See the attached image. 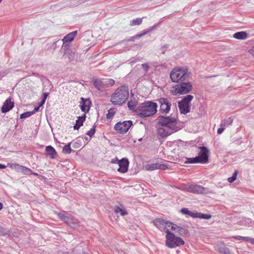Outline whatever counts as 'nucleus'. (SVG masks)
<instances>
[{
  "instance_id": "41",
  "label": "nucleus",
  "mask_w": 254,
  "mask_h": 254,
  "mask_svg": "<svg viewBox=\"0 0 254 254\" xmlns=\"http://www.w3.org/2000/svg\"><path fill=\"white\" fill-rule=\"evenodd\" d=\"M138 38H139V37H137V34L134 36L130 37L128 39H126L125 41L127 42L134 41L135 39H138Z\"/></svg>"
},
{
  "instance_id": "30",
  "label": "nucleus",
  "mask_w": 254,
  "mask_h": 254,
  "mask_svg": "<svg viewBox=\"0 0 254 254\" xmlns=\"http://www.w3.org/2000/svg\"><path fill=\"white\" fill-rule=\"evenodd\" d=\"M114 211L116 213H120L122 216H125L127 214V212L126 209L121 208L119 206H116L114 208Z\"/></svg>"
},
{
  "instance_id": "54",
  "label": "nucleus",
  "mask_w": 254,
  "mask_h": 254,
  "mask_svg": "<svg viewBox=\"0 0 254 254\" xmlns=\"http://www.w3.org/2000/svg\"><path fill=\"white\" fill-rule=\"evenodd\" d=\"M3 207V204L2 203L0 202V210L2 209Z\"/></svg>"
},
{
  "instance_id": "55",
  "label": "nucleus",
  "mask_w": 254,
  "mask_h": 254,
  "mask_svg": "<svg viewBox=\"0 0 254 254\" xmlns=\"http://www.w3.org/2000/svg\"><path fill=\"white\" fill-rule=\"evenodd\" d=\"M32 174H33L34 176H36L39 175L38 173H34V172H33V173H32Z\"/></svg>"
},
{
  "instance_id": "56",
  "label": "nucleus",
  "mask_w": 254,
  "mask_h": 254,
  "mask_svg": "<svg viewBox=\"0 0 254 254\" xmlns=\"http://www.w3.org/2000/svg\"><path fill=\"white\" fill-rule=\"evenodd\" d=\"M84 139L86 141H88V138L86 136H85L84 137Z\"/></svg>"
},
{
  "instance_id": "18",
  "label": "nucleus",
  "mask_w": 254,
  "mask_h": 254,
  "mask_svg": "<svg viewBox=\"0 0 254 254\" xmlns=\"http://www.w3.org/2000/svg\"><path fill=\"white\" fill-rule=\"evenodd\" d=\"M58 215L60 220L64 222H74L73 217L69 213L63 211L59 213Z\"/></svg>"
},
{
  "instance_id": "2",
  "label": "nucleus",
  "mask_w": 254,
  "mask_h": 254,
  "mask_svg": "<svg viewBox=\"0 0 254 254\" xmlns=\"http://www.w3.org/2000/svg\"><path fill=\"white\" fill-rule=\"evenodd\" d=\"M158 104L152 101H146L140 104L136 111L139 118H145L155 115L157 111Z\"/></svg>"
},
{
  "instance_id": "44",
  "label": "nucleus",
  "mask_w": 254,
  "mask_h": 254,
  "mask_svg": "<svg viewBox=\"0 0 254 254\" xmlns=\"http://www.w3.org/2000/svg\"><path fill=\"white\" fill-rule=\"evenodd\" d=\"M142 67L145 70V72H147L149 68V65L147 64H142Z\"/></svg>"
},
{
  "instance_id": "35",
  "label": "nucleus",
  "mask_w": 254,
  "mask_h": 254,
  "mask_svg": "<svg viewBox=\"0 0 254 254\" xmlns=\"http://www.w3.org/2000/svg\"><path fill=\"white\" fill-rule=\"evenodd\" d=\"M116 110L115 108H111L108 110V113L106 114L107 119H111L115 115Z\"/></svg>"
},
{
  "instance_id": "28",
  "label": "nucleus",
  "mask_w": 254,
  "mask_h": 254,
  "mask_svg": "<svg viewBox=\"0 0 254 254\" xmlns=\"http://www.w3.org/2000/svg\"><path fill=\"white\" fill-rule=\"evenodd\" d=\"M82 138L78 137L75 140H73L71 143L72 147L75 149H77L80 147L82 145Z\"/></svg>"
},
{
  "instance_id": "50",
  "label": "nucleus",
  "mask_w": 254,
  "mask_h": 254,
  "mask_svg": "<svg viewBox=\"0 0 254 254\" xmlns=\"http://www.w3.org/2000/svg\"><path fill=\"white\" fill-rule=\"evenodd\" d=\"M118 161H120V160L118 159L117 158H116L114 159H112L111 162L112 163L118 164Z\"/></svg>"
},
{
  "instance_id": "14",
  "label": "nucleus",
  "mask_w": 254,
  "mask_h": 254,
  "mask_svg": "<svg viewBox=\"0 0 254 254\" xmlns=\"http://www.w3.org/2000/svg\"><path fill=\"white\" fill-rule=\"evenodd\" d=\"M77 33V31H72L64 37L62 40L63 41V44L62 47H70V45L69 44V42L72 41Z\"/></svg>"
},
{
  "instance_id": "47",
  "label": "nucleus",
  "mask_w": 254,
  "mask_h": 254,
  "mask_svg": "<svg viewBox=\"0 0 254 254\" xmlns=\"http://www.w3.org/2000/svg\"><path fill=\"white\" fill-rule=\"evenodd\" d=\"M40 106H37V107H35L34 109V110L31 111V112L32 113V114H34L36 112H38L39 110V108H40Z\"/></svg>"
},
{
  "instance_id": "21",
  "label": "nucleus",
  "mask_w": 254,
  "mask_h": 254,
  "mask_svg": "<svg viewBox=\"0 0 254 254\" xmlns=\"http://www.w3.org/2000/svg\"><path fill=\"white\" fill-rule=\"evenodd\" d=\"M45 150L47 152V156L50 157L51 159L55 158L57 155L55 149L51 145L46 146Z\"/></svg>"
},
{
  "instance_id": "37",
  "label": "nucleus",
  "mask_w": 254,
  "mask_h": 254,
  "mask_svg": "<svg viewBox=\"0 0 254 254\" xmlns=\"http://www.w3.org/2000/svg\"><path fill=\"white\" fill-rule=\"evenodd\" d=\"M96 131V126L94 125L86 133V134L90 137H92Z\"/></svg>"
},
{
  "instance_id": "52",
  "label": "nucleus",
  "mask_w": 254,
  "mask_h": 254,
  "mask_svg": "<svg viewBox=\"0 0 254 254\" xmlns=\"http://www.w3.org/2000/svg\"><path fill=\"white\" fill-rule=\"evenodd\" d=\"M251 53L253 55V56L254 57V46L253 47V48L251 50Z\"/></svg>"
},
{
  "instance_id": "38",
  "label": "nucleus",
  "mask_w": 254,
  "mask_h": 254,
  "mask_svg": "<svg viewBox=\"0 0 254 254\" xmlns=\"http://www.w3.org/2000/svg\"><path fill=\"white\" fill-rule=\"evenodd\" d=\"M237 174H238V171L236 170L233 173L232 176L228 179V182L229 183H233L234 181H235L236 179Z\"/></svg>"
},
{
  "instance_id": "5",
  "label": "nucleus",
  "mask_w": 254,
  "mask_h": 254,
  "mask_svg": "<svg viewBox=\"0 0 254 254\" xmlns=\"http://www.w3.org/2000/svg\"><path fill=\"white\" fill-rule=\"evenodd\" d=\"M191 75L187 66L176 67L170 72V76L173 82H180L187 80Z\"/></svg>"
},
{
  "instance_id": "34",
  "label": "nucleus",
  "mask_w": 254,
  "mask_h": 254,
  "mask_svg": "<svg viewBox=\"0 0 254 254\" xmlns=\"http://www.w3.org/2000/svg\"><path fill=\"white\" fill-rule=\"evenodd\" d=\"M155 25L149 27L147 29L144 30L143 32L140 34H137V37H139V38H141L142 36L147 34L148 32H150L151 31L153 30L155 28Z\"/></svg>"
},
{
  "instance_id": "24",
  "label": "nucleus",
  "mask_w": 254,
  "mask_h": 254,
  "mask_svg": "<svg viewBox=\"0 0 254 254\" xmlns=\"http://www.w3.org/2000/svg\"><path fill=\"white\" fill-rule=\"evenodd\" d=\"M92 81L93 85L99 90L103 88V85L104 84V82L100 79H95Z\"/></svg>"
},
{
  "instance_id": "19",
  "label": "nucleus",
  "mask_w": 254,
  "mask_h": 254,
  "mask_svg": "<svg viewBox=\"0 0 254 254\" xmlns=\"http://www.w3.org/2000/svg\"><path fill=\"white\" fill-rule=\"evenodd\" d=\"M62 49L64 52V56L68 58L69 62L72 61L75 58L76 54L71 50L70 47H62Z\"/></svg>"
},
{
  "instance_id": "1",
  "label": "nucleus",
  "mask_w": 254,
  "mask_h": 254,
  "mask_svg": "<svg viewBox=\"0 0 254 254\" xmlns=\"http://www.w3.org/2000/svg\"><path fill=\"white\" fill-rule=\"evenodd\" d=\"M157 119L158 124L160 126L157 129V134L162 137H167L180 129V128L176 126L177 118L175 116L160 115Z\"/></svg>"
},
{
  "instance_id": "13",
  "label": "nucleus",
  "mask_w": 254,
  "mask_h": 254,
  "mask_svg": "<svg viewBox=\"0 0 254 254\" xmlns=\"http://www.w3.org/2000/svg\"><path fill=\"white\" fill-rule=\"evenodd\" d=\"M79 107L81 111L85 114L89 112L92 104L91 101L89 98H81Z\"/></svg>"
},
{
  "instance_id": "4",
  "label": "nucleus",
  "mask_w": 254,
  "mask_h": 254,
  "mask_svg": "<svg viewBox=\"0 0 254 254\" xmlns=\"http://www.w3.org/2000/svg\"><path fill=\"white\" fill-rule=\"evenodd\" d=\"M128 96V87L123 85L115 90L111 96L110 101L114 105H121L126 102Z\"/></svg>"
},
{
  "instance_id": "53",
  "label": "nucleus",
  "mask_w": 254,
  "mask_h": 254,
  "mask_svg": "<svg viewBox=\"0 0 254 254\" xmlns=\"http://www.w3.org/2000/svg\"><path fill=\"white\" fill-rule=\"evenodd\" d=\"M5 168H6L5 165H4L3 164H0V169H5Z\"/></svg>"
},
{
  "instance_id": "43",
  "label": "nucleus",
  "mask_w": 254,
  "mask_h": 254,
  "mask_svg": "<svg viewBox=\"0 0 254 254\" xmlns=\"http://www.w3.org/2000/svg\"><path fill=\"white\" fill-rule=\"evenodd\" d=\"M127 106L130 110H133L135 105L132 104L131 101H128L127 103Z\"/></svg>"
},
{
  "instance_id": "22",
  "label": "nucleus",
  "mask_w": 254,
  "mask_h": 254,
  "mask_svg": "<svg viewBox=\"0 0 254 254\" xmlns=\"http://www.w3.org/2000/svg\"><path fill=\"white\" fill-rule=\"evenodd\" d=\"M180 212L187 217H191L192 218H197V212L190 211L187 208H183L181 209Z\"/></svg>"
},
{
  "instance_id": "17",
  "label": "nucleus",
  "mask_w": 254,
  "mask_h": 254,
  "mask_svg": "<svg viewBox=\"0 0 254 254\" xmlns=\"http://www.w3.org/2000/svg\"><path fill=\"white\" fill-rule=\"evenodd\" d=\"M12 98L9 97L3 103L1 108V111L2 113H6L11 110L14 106V103L11 101Z\"/></svg>"
},
{
  "instance_id": "33",
  "label": "nucleus",
  "mask_w": 254,
  "mask_h": 254,
  "mask_svg": "<svg viewBox=\"0 0 254 254\" xmlns=\"http://www.w3.org/2000/svg\"><path fill=\"white\" fill-rule=\"evenodd\" d=\"M187 160L185 161V163L192 164V163H199V162L198 160V158L196 157L192 158H187Z\"/></svg>"
},
{
  "instance_id": "25",
  "label": "nucleus",
  "mask_w": 254,
  "mask_h": 254,
  "mask_svg": "<svg viewBox=\"0 0 254 254\" xmlns=\"http://www.w3.org/2000/svg\"><path fill=\"white\" fill-rule=\"evenodd\" d=\"M232 238L237 240H243L245 241H249L251 244H254V238H251L248 237H242L240 236H236L232 237Z\"/></svg>"
},
{
  "instance_id": "45",
  "label": "nucleus",
  "mask_w": 254,
  "mask_h": 254,
  "mask_svg": "<svg viewBox=\"0 0 254 254\" xmlns=\"http://www.w3.org/2000/svg\"><path fill=\"white\" fill-rule=\"evenodd\" d=\"M224 129H225L224 127H220L217 130V133L219 134H221L223 132Z\"/></svg>"
},
{
  "instance_id": "10",
  "label": "nucleus",
  "mask_w": 254,
  "mask_h": 254,
  "mask_svg": "<svg viewBox=\"0 0 254 254\" xmlns=\"http://www.w3.org/2000/svg\"><path fill=\"white\" fill-rule=\"evenodd\" d=\"M132 126V122L130 120L119 122L116 124L114 126V129L118 132L121 134L126 133Z\"/></svg>"
},
{
  "instance_id": "12",
  "label": "nucleus",
  "mask_w": 254,
  "mask_h": 254,
  "mask_svg": "<svg viewBox=\"0 0 254 254\" xmlns=\"http://www.w3.org/2000/svg\"><path fill=\"white\" fill-rule=\"evenodd\" d=\"M199 149L200 151L196 157L198 158L199 163L205 164L207 163L208 160L209 150L206 147L204 146H200Z\"/></svg>"
},
{
  "instance_id": "48",
  "label": "nucleus",
  "mask_w": 254,
  "mask_h": 254,
  "mask_svg": "<svg viewBox=\"0 0 254 254\" xmlns=\"http://www.w3.org/2000/svg\"><path fill=\"white\" fill-rule=\"evenodd\" d=\"M49 93L48 92H45L43 94V98L42 99L46 100L48 96L49 95Z\"/></svg>"
},
{
  "instance_id": "26",
  "label": "nucleus",
  "mask_w": 254,
  "mask_h": 254,
  "mask_svg": "<svg viewBox=\"0 0 254 254\" xmlns=\"http://www.w3.org/2000/svg\"><path fill=\"white\" fill-rule=\"evenodd\" d=\"M233 121V120L232 117H229L227 119H224L221 121L220 127H223L225 128L226 127L232 124Z\"/></svg>"
},
{
  "instance_id": "51",
  "label": "nucleus",
  "mask_w": 254,
  "mask_h": 254,
  "mask_svg": "<svg viewBox=\"0 0 254 254\" xmlns=\"http://www.w3.org/2000/svg\"><path fill=\"white\" fill-rule=\"evenodd\" d=\"M45 101H46V100L42 99L41 102L39 104V106L40 107L42 106L45 104Z\"/></svg>"
},
{
  "instance_id": "29",
  "label": "nucleus",
  "mask_w": 254,
  "mask_h": 254,
  "mask_svg": "<svg viewBox=\"0 0 254 254\" xmlns=\"http://www.w3.org/2000/svg\"><path fill=\"white\" fill-rule=\"evenodd\" d=\"M72 142H70L68 143L66 145H64L63 148V152L64 154H69L71 151L72 149L70 147V145L71 144Z\"/></svg>"
},
{
  "instance_id": "46",
  "label": "nucleus",
  "mask_w": 254,
  "mask_h": 254,
  "mask_svg": "<svg viewBox=\"0 0 254 254\" xmlns=\"http://www.w3.org/2000/svg\"><path fill=\"white\" fill-rule=\"evenodd\" d=\"M220 252L224 253L225 254H230V251L228 248H224L223 250L221 251Z\"/></svg>"
},
{
  "instance_id": "8",
  "label": "nucleus",
  "mask_w": 254,
  "mask_h": 254,
  "mask_svg": "<svg viewBox=\"0 0 254 254\" xmlns=\"http://www.w3.org/2000/svg\"><path fill=\"white\" fill-rule=\"evenodd\" d=\"M174 87L175 89L172 90V93L174 95H183L190 93L192 88V85L190 82L182 81L179 82Z\"/></svg>"
},
{
  "instance_id": "15",
  "label": "nucleus",
  "mask_w": 254,
  "mask_h": 254,
  "mask_svg": "<svg viewBox=\"0 0 254 254\" xmlns=\"http://www.w3.org/2000/svg\"><path fill=\"white\" fill-rule=\"evenodd\" d=\"M119 168L118 171L119 172L124 173L127 171L128 167L129 165V161L126 158H123L118 161Z\"/></svg>"
},
{
  "instance_id": "36",
  "label": "nucleus",
  "mask_w": 254,
  "mask_h": 254,
  "mask_svg": "<svg viewBox=\"0 0 254 254\" xmlns=\"http://www.w3.org/2000/svg\"><path fill=\"white\" fill-rule=\"evenodd\" d=\"M33 115L31 111L26 112L20 115V118L21 119H26Z\"/></svg>"
},
{
  "instance_id": "3",
  "label": "nucleus",
  "mask_w": 254,
  "mask_h": 254,
  "mask_svg": "<svg viewBox=\"0 0 254 254\" xmlns=\"http://www.w3.org/2000/svg\"><path fill=\"white\" fill-rule=\"evenodd\" d=\"M155 225L161 231L167 232V230H168L174 234L182 236H187L189 234L188 230L181 226L180 223H155Z\"/></svg>"
},
{
  "instance_id": "42",
  "label": "nucleus",
  "mask_w": 254,
  "mask_h": 254,
  "mask_svg": "<svg viewBox=\"0 0 254 254\" xmlns=\"http://www.w3.org/2000/svg\"><path fill=\"white\" fill-rule=\"evenodd\" d=\"M168 48H169L168 45H164V46H163L161 48V51L162 54H164L166 49H168Z\"/></svg>"
},
{
  "instance_id": "58",
  "label": "nucleus",
  "mask_w": 254,
  "mask_h": 254,
  "mask_svg": "<svg viewBox=\"0 0 254 254\" xmlns=\"http://www.w3.org/2000/svg\"><path fill=\"white\" fill-rule=\"evenodd\" d=\"M2 0H0V3L1 2Z\"/></svg>"
},
{
  "instance_id": "49",
  "label": "nucleus",
  "mask_w": 254,
  "mask_h": 254,
  "mask_svg": "<svg viewBox=\"0 0 254 254\" xmlns=\"http://www.w3.org/2000/svg\"><path fill=\"white\" fill-rule=\"evenodd\" d=\"M57 42H54L53 45H52L51 49L53 50H55V49L57 48Z\"/></svg>"
},
{
  "instance_id": "23",
  "label": "nucleus",
  "mask_w": 254,
  "mask_h": 254,
  "mask_svg": "<svg viewBox=\"0 0 254 254\" xmlns=\"http://www.w3.org/2000/svg\"><path fill=\"white\" fill-rule=\"evenodd\" d=\"M233 37L239 40H245L248 37V33L245 31L238 32L233 34Z\"/></svg>"
},
{
  "instance_id": "20",
  "label": "nucleus",
  "mask_w": 254,
  "mask_h": 254,
  "mask_svg": "<svg viewBox=\"0 0 254 254\" xmlns=\"http://www.w3.org/2000/svg\"><path fill=\"white\" fill-rule=\"evenodd\" d=\"M86 115L83 114L81 116H79L76 121L75 124L73 126L74 129L78 130L80 127L83 126V122L85 121Z\"/></svg>"
},
{
  "instance_id": "57",
  "label": "nucleus",
  "mask_w": 254,
  "mask_h": 254,
  "mask_svg": "<svg viewBox=\"0 0 254 254\" xmlns=\"http://www.w3.org/2000/svg\"><path fill=\"white\" fill-rule=\"evenodd\" d=\"M142 138H139V139H138V141H142Z\"/></svg>"
},
{
  "instance_id": "7",
  "label": "nucleus",
  "mask_w": 254,
  "mask_h": 254,
  "mask_svg": "<svg viewBox=\"0 0 254 254\" xmlns=\"http://www.w3.org/2000/svg\"><path fill=\"white\" fill-rule=\"evenodd\" d=\"M193 99L191 95H187L178 102V107L181 114L186 115L190 111L191 101Z\"/></svg>"
},
{
  "instance_id": "9",
  "label": "nucleus",
  "mask_w": 254,
  "mask_h": 254,
  "mask_svg": "<svg viewBox=\"0 0 254 254\" xmlns=\"http://www.w3.org/2000/svg\"><path fill=\"white\" fill-rule=\"evenodd\" d=\"M156 101L159 104V111L161 114H167L170 112L171 106V103L170 99L161 97L158 99Z\"/></svg>"
},
{
  "instance_id": "16",
  "label": "nucleus",
  "mask_w": 254,
  "mask_h": 254,
  "mask_svg": "<svg viewBox=\"0 0 254 254\" xmlns=\"http://www.w3.org/2000/svg\"><path fill=\"white\" fill-rule=\"evenodd\" d=\"M144 168L146 170L151 171L159 169L165 170L168 168V166L167 164L156 163L151 164H147L144 167Z\"/></svg>"
},
{
  "instance_id": "40",
  "label": "nucleus",
  "mask_w": 254,
  "mask_h": 254,
  "mask_svg": "<svg viewBox=\"0 0 254 254\" xmlns=\"http://www.w3.org/2000/svg\"><path fill=\"white\" fill-rule=\"evenodd\" d=\"M115 84V81L113 79H108L104 82V84L112 86Z\"/></svg>"
},
{
  "instance_id": "32",
  "label": "nucleus",
  "mask_w": 254,
  "mask_h": 254,
  "mask_svg": "<svg viewBox=\"0 0 254 254\" xmlns=\"http://www.w3.org/2000/svg\"><path fill=\"white\" fill-rule=\"evenodd\" d=\"M212 215L209 214L201 213L200 212H197V218L203 219H209L211 218Z\"/></svg>"
},
{
  "instance_id": "11",
  "label": "nucleus",
  "mask_w": 254,
  "mask_h": 254,
  "mask_svg": "<svg viewBox=\"0 0 254 254\" xmlns=\"http://www.w3.org/2000/svg\"><path fill=\"white\" fill-rule=\"evenodd\" d=\"M208 189L205 188L201 186L196 185V184H191L187 188V191L193 193H197V194H205L207 192Z\"/></svg>"
},
{
  "instance_id": "27",
  "label": "nucleus",
  "mask_w": 254,
  "mask_h": 254,
  "mask_svg": "<svg viewBox=\"0 0 254 254\" xmlns=\"http://www.w3.org/2000/svg\"><path fill=\"white\" fill-rule=\"evenodd\" d=\"M16 166L17 167L16 168V169H20L21 170L22 172L25 175H31L32 174V173H33L32 171L28 168L19 165H16Z\"/></svg>"
},
{
  "instance_id": "39",
  "label": "nucleus",
  "mask_w": 254,
  "mask_h": 254,
  "mask_svg": "<svg viewBox=\"0 0 254 254\" xmlns=\"http://www.w3.org/2000/svg\"><path fill=\"white\" fill-rule=\"evenodd\" d=\"M152 222H171L170 221L165 220L162 218H156L155 220H153Z\"/></svg>"
},
{
  "instance_id": "6",
  "label": "nucleus",
  "mask_w": 254,
  "mask_h": 254,
  "mask_svg": "<svg viewBox=\"0 0 254 254\" xmlns=\"http://www.w3.org/2000/svg\"><path fill=\"white\" fill-rule=\"evenodd\" d=\"M165 232L166 233L165 236L166 247L172 249L184 245V241L181 238L176 236L174 234L171 233L168 230H167V232Z\"/></svg>"
},
{
  "instance_id": "31",
  "label": "nucleus",
  "mask_w": 254,
  "mask_h": 254,
  "mask_svg": "<svg viewBox=\"0 0 254 254\" xmlns=\"http://www.w3.org/2000/svg\"><path fill=\"white\" fill-rule=\"evenodd\" d=\"M142 22V18H137L136 19H134L130 21V25L134 26V25H139L141 24Z\"/></svg>"
}]
</instances>
